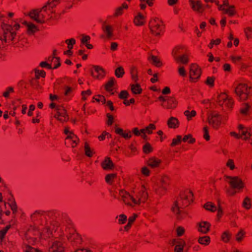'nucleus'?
I'll list each match as a JSON object with an SVG mask.
<instances>
[{
	"label": "nucleus",
	"instance_id": "de8ad7c7",
	"mask_svg": "<svg viewBox=\"0 0 252 252\" xmlns=\"http://www.w3.org/2000/svg\"><path fill=\"white\" fill-rule=\"evenodd\" d=\"M243 206L247 209H249L251 208V199L249 197H246L244 199Z\"/></svg>",
	"mask_w": 252,
	"mask_h": 252
},
{
	"label": "nucleus",
	"instance_id": "c9c22d12",
	"mask_svg": "<svg viewBox=\"0 0 252 252\" xmlns=\"http://www.w3.org/2000/svg\"><path fill=\"white\" fill-rule=\"evenodd\" d=\"M117 177V173H112L106 175L105 177V181L110 185H112L114 182V180Z\"/></svg>",
	"mask_w": 252,
	"mask_h": 252
},
{
	"label": "nucleus",
	"instance_id": "4d7b16f0",
	"mask_svg": "<svg viewBox=\"0 0 252 252\" xmlns=\"http://www.w3.org/2000/svg\"><path fill=\"white\" fill-rule=\"evenodd\" d=\"M156 128V126L153 124H150L147 126L145 127L146 132L151 134L153 133L152 130L155 129Z\"/></svg>",
	"mask_w": 252,
	"mask_h": 252
},
{
	"label": "nucleus",
	"instance_id": "052dcab7",
	"mask_svg": "<svg viewBox=\"0 0 252 252\" xmlns=\"http://www.w3.org/2000/svg\"><path fill=\"white\" fill-rule=\"evenodd\" d=\"M203 130L204 132L203 137L206 141H209L210 140V136L209 135V131L208 128L207 126H205L203 128Z\"/></svg>",
	"mask_w": 252,
	"mask_h": 252
},
{
	"label": "nucleus",
	"instance_id": "0e129e2a",
	"mask_svg": "<svg viewBox=\"0 0 252 252\" xmlns=\"http://www.w3.org/2000/svg\"><path fill=\"white\" fill-rule=\"evenodd\" d=\"M92 94V91L91 90L88 89L87 91H82L81 92V95L82 96V99L84 101L86 100L87 99V97H86L85 95H90Z\"/></svg>",
	"mask_w": 252,
	"mask_h": 252
},
{
	"label": "nucleus",
	"instance_id": "dca6fc26",
	"mask_svg": "<svg viewBox=\"0 0 252 252\" xmlns=\"http://www.w3.org/2000/svg\"><path fill=\"white\" fill-rule=\"evenodd\" d=\"M93 67L94 68L95 71V72H93V71H91V75L93 77L96 78H98L99 75H100L102 77L104 75L105 71L103 68L97 65H94Z\"/></svg>",
	"mask_w": 252,
	"mask_h": 252
},
{
	"label": "nucleus",
	"instance_id": "a878e982",
	"mask_svg": "<svg viewBox=\"0 0 252 252\" xmlns=\"http://www.w3.org/2000/svg\"><path fill=\"white\" fill-rule=\"evenodd\" d=\"M227 98V95L225 93H221L217 97V102L219 105L222 106Z\"/></svg>",
	"mask_w": 252,
	"mask_h": 252
},
{
	"label": "nucleus",
	"instance_id": "ddd939ff",
	"mask_svg": "<svg viewBox=\"0 0 252 252\" xmlns=\"http://www.w3.org/2000/svg\"><path fill=\"white\" fill-rule=\"evenodd\" d=\"M101 165L104 170L113 169L115 165L109 157H106L104 160L101 162Z\"/></svg>",
	"mask_w": 252,
	"mask_h": 252
},
{
	"label": "nucleus",
	"instance_id": "423d86ee",
	"mask_svg": "<svg viewBox=\"0 0 252 252\" xmlns=\"http://www.w3.org/2000/svg\"><path fill=\"white\" fill-rule=\"evenodd\" d=\"M1 26L3 30V39L5 42H6L7 39L12 41L15 38L16 32H12L13 30L12 26L5 24H3Z\"/></svg>",
	"mask_w": 252,
	"mask_h": 252
},
{
	"label": "nucleus",
	"instance_id": "39448f33",
	"mask_svg": "<svg viewBox=\"0 0 252 252\" xmlns=\"http://www.w3.org/2000/svg\"><path fill=\"white\" fill-rule=\"evenodd\" d=\"M158 22L162 23L161 21H159L158 19H154L151 20L149 23V26L152 33L156 36L160 35L163 26Z\"/></svg>",
	"mask_w": 252,
	"mask_h": 252
},
{
	"label": "nucleus",
	"instance_id": "7ed1b4c3",
	"mask_svg": "<svg viewBox=\"0 0 252 252\" xmlns=\"http://www.w3.org/2000/svg\"><path fill=\"white\" fill-rule=\"evenodd\" d=\"M224 177L230 180L228 183L232 189L241 190L244 188L245 183L239 176L225 175Z\"/></svg>",
	"mask_w": 252,
	"mask_h": 252
},
{
	"label": "nucleus",
	"instance_id": "aec40b11",
	"mask_svg": "<svg viewBox=\"0 0 252 252\" xmlns=\"http://www.w3.org/2000/svg\"><path fill=\"white\" fill-rule=\"evenodd\" d=\"M148 61H152V64L158 67H160L162 65V63L160 59L156 56L151 55L148 58Z\"/></svg>",
	"mask_w": 252,
	"mask_h": 252
},
{
	"label": "nucleus",
	"instance_id": "f257e3e1",
	"mask_svg": "<svg viewBox=\"0 0 252 252\" xmlns=\"http://www.w3.org/2000/svg\"><path fill=\"white\" fill-rule=\"evenodd\" d=\"M252 88L249 87L246 84H239L235 89V93L240 100L245 101L250 97L252 93Z\"/></svg>",
	"mask_w": 252,
	"mask_h": 252
},
{
	"label": "nucleus",
	"instance_id": "6e6d98bb",
	"mask_svg": "<svg viewBox=\"0 0 252 252\" xmlns=\"http://www.w3.org/2000/svg\"><path fill=\"white\" fill-rule=\"evenodd\" d=\"M65 43L67 44L68 49L71 50L73 48V45L75 44V40L74 38L66 39Z\"/></svg>",
	"mask_w": 252,
	"mask_h": 252
},
{
	"label": "nucleus",
	"instance_id": "bb28decb",
	"mask_svg": "<svg viewBox=\"0 0 252 252\" xmlns=\"http://www.w3.org/2000/svg\"><path fill=\"white\" fill-rule=\"evenodd\" d=\"M242 106L243 107L240 110V113L244 116L248 115L251 106L248 103H244L242 104Z\"/></svg>",
	"mask_w": 252,
	"mask_h": 252
},
{
	"label": "nucleus",
	"instance_id": "6ab92c4d",
	"mask_svg": "<svg viewBox=\"0 0 252 252\" xmlns=\"http://www.w3.org/2000/svg\"><path fill=\"white\" fill-rule=\"evenodd\" d=\"M167 125L169 128H176L179 126V122L176 117H171L167 121Z\"/></svg>",
	"mask_w": 252,
	"mask_h": 252
},
{
	"label": "nucleus",
	"instance_id": "5701e85b",
	"mask_svg": "<svg viewBox=\"0 0 252 252\" xmlns=\"http://www.w3.org/2000/svg\"><path fill=\"white\" fill-rule=\"evenodd\" d=\"M175 60L177 63H181L184 64H187L189 62L188 55L184 54L181 56L175 57Z\"/></svg>",
	"mask_w": 252,
	"mask_h": 252
},
{
	"label": "nucleus",
	"instance_id": "7c9ffc66",
	"mask_svg": "<svg viewBox=\"0 0 252 252\" xmlns=\"http://www.w3.org/2000/svg\"><path fill=\"white\" fill-rule=\"evenodd\" d=\"M131 90L133 94H140L142 93V89L139 84L131 85Z\"/></svg>",
	"mask_w": 252,
	"mask_h": 252
},
{
	"label": "nucleus",
	"instance_id": "774afa93",
	"mask_svg": "<svg viewBox=\"0 0 252 252\" xmlns=\"http://www.w3.org/2000/svg\"><path fill=\"white\" fill-rule=\"evenodd\" d=\"M245 33L248 39L252 36V28L248 27L245 29Z\"/></svg>",
	"mask_w": 252,
	"mask_h": 252
},
{
	"label": "nucleus",
	"instance_id": "603ef678",
	"mask_svg": "<svg viewBox=\"0 0 252 252\" xmlns=\"http://www.w3.org/2000/svg\"><path fill=\"white\" fill-rule=\"evenodd\" d=\"M240 135H242V137L243 136H244L243 139L245 140L249 139L252 135L251 132L248 131L247 128L242 130V133Z\"/></svg>",
	"mask_w": 252,
	"mask_h": 252
},
{
	"label": "nucleus",
	"instance_id": "c03bdc74",
	"mask_svg": "<svg viewBox=\"0 0 252 252\" xmlns=\"http://www.w3.org/2000/svg\"><path fill=\"white\" fill-rule=\"evenodd\" d=\"M115 75L118 78L122 77L124 74H125V71L123 67L122 66H119L117 68L115 71Z\"/></svg>",
	"mask_w": 252,
	"mask_h": 252
},
{
	"label": "nucleus",
	"instance_id": "338daca9",
	"mask_svg": "<svg viewBox=\"0 0 252 252\" xmlns=\"http://www.w3.org/2000/svg\"><path fill=\"white\" fill-rule=\"evenodd\" d=\"M226 166L230 168L231 170H234L235 168V166L233 159H229L226 164Z\"/></svg>",
	"mask_w": 252,
	"mask_h": 252
},
{
	"label": "nucleus",
	"instance_id": "680f3d73",
	"mask_svg": "<svg viewBox=\"0 0 252 252\" xmlns=\"http://www.w3.org/2000/svg\"><path fill=\"white\" fill-rule=\"evenodd\" d=\"M244 235V231L242 229L240 230L236 235V240L241 242L243 240Z\"/></svg>",
	"mask_w": 252,
	"mask_h": 252
},
{
	"label": "nucleus",
	"instance_id": "c85d7f7f",
	"mask_svg": "<svg viewBox=\"0 0 252 252\" xmlns=\"http://www.w3.org/2000/svg\"><path fill=\"white\" fill-rule=\"evenodd\" d=\"M148 196V193L146 191L142 190L139 192L137 197L139 199L140 203H144L147 200Z\"/></svg>",
	"mask_w": 252,
	"mask_h": 252
},
{
	"label": "nucleus",
	"instance_id": "3c124183",
	"mask_svg": "<svg viewBox=\"0 0 252 252\" xmlns=\"http://www.w3.org/2000/svg\"><path fill=\"white\" fill-rule=\"evenodd\" d=\"M221 42V39L220 38H217L215 40L212 39L210 43L208 45V47L210 49H212L214 45H218Z\"/></svg>",
	"mask_w": 252,
	"mask_h": 252
},
{
	"label": "nucleus",
	"instance_id": "473e14b6",
	"mask_svg": "<svg viewBox=\"0 0 252 252\" xmlns=\"http://www.w3.org/2000/svg\"><path fill=\"white\" fill-rule=\"evenodd\" d=\"M115 79L113 77L110 79L105 85V89L107 92H111L113 90L112 88L114 85Z\"/></svg>",
	"mask_w": 252,
	"mask_h": 252
},
{
	"label": "nucleus",
	"instance_id": "9b49d317",
	"mask_svg": "<svg viewBox=\"0 0 252 252\" xmlns=\"http://www.w3.org/2000/svg\"><path fill=\"white\" fill-rule=\"evenodd\" d=\"M161 162V159L155 157H153L148 159L147 161V164L152 168H155L158 167Z\"/></svg>",
	"mask_w": 252,
	"mask_h": 252
},
{
	"label": "nucleus",
	"instance_id": "412c9836",
	"mask_svg": "<svg viewBox=\"0 0 252 252\" xmlns=\"http://www.w3.org/2000/svg\"><path fill=\"white\" fill-rule=\"evenodd\" d=\"M54 252H64L63 244L60 241H55L52 245Z\"/></svg>",
	"mask_w": 252,
	"mask_h": 252
},
{
	"label": "nucleus",
	"instance_id": "49530a36",
	"mask_svg": "<svg viewBox=\"0 0 252 252\" xmlns=\"http://www.w3.org/2000/svg\"><path fill=\"white\" fill-rule=\"evenodd\" d=\"M215 80V77L214 76L207 77L206 81H205V83L206 85L209 86L210 88H212L214 86Z\"/></svg>",
	"mask_w": 252,
	"mask_h": 252
},
{
	"label": "nucleus",
	"instance_id": "f704fd0d",
	"mask_svg": "<svg viewBox=\"0 0 252 252\" xmlns=\"http://www.w3.org/2000/svg\"><path fill=\"white\" fill-rule=\"evenodd\" d=\"M128 8V5L126 3L124 2L122 4V5L118 8H117L116 10V12L114 14L115 16H119L121 15L123 13V9H127Z\"/></svg>",
	"mask_w": 252,
	"mask_h": 252
},
{
	"label": "nucleus",
	"instance_id": "1a4fd4ad",
	"mask_svg": "<svg viewBox=\"0 0 252 252\" xmlns=\"http://www.w3.org/2000/svg\"><path fill=\"white\" fill-rule=\"evenodd\" d=\"M41 10L33 9L30 12L29 16L38 23L43 24L45 23L44 18H40Z\"/></svg>",
	"mask_w": 252,
	"mask_h": 252
},
{
	"label": "nucleus",
	"instance_id": "9d476101",
	"mask_svg": "<svg viewBox=\"0 0 252 252\" xmlns=\"http://www.w3.org/2000/svg\"><path fill=\"white\" fill-rule=\"evenodd\" d=\"M189 2L193 11L200 13H203L204 11V7L200 0H189Z\"/></svg>",
	"mask_w": 252,
	"mask_h": 252
},
{
	"label": "nucleus",
	"instance_id": "4468645a",
	"mask_svg": "<svg viewBox=\"0 0 252 252\" xmlns=\"http://www.w3.org/2000/svg\"><path fill=\"white\" fill-rule=\"evenodd\" d=\"M193 194L191 190L182 191L180 194L181 199L189 201V203L193 201Z\"/></svg>",
	"mask_w": 252,
	"mask_h": 252
},
{
	"label": "nucleus",
	"instance_id": "e433bc0d",
	"mask_svg": "<svg viewBox=\"0 0 252 252\" xmlns=\"http://www.w3.org/2000/svg\"><path fill=\"white\" fill-rule=\"evenodd\" d=\"M130 74L132 79L134 80L135 82H137L138 80V70L136 67L134 66L131 67Z\"/></svg>",
	"mask_w": 252,
	"mask_h": 252
},
{
	"label": "nucleus",
	"instance_id": "0eeeda50",
	"mask_svg": "<svg viewBox=\"0 0 252 252\" xmlns=\"http://www.w3.org/2000/svg\"><path fill=\"white\" fill-rule=\"evenodd\" d=\"M207 120L208 123L216 129H218L221 123V118L218 113L210 114L208 117Z\"/></svg>",
	"mask_w": 252,
	"mask_h": 252
},
{
	"label": "nucleus",
	"instance_id": "a211bd4d",
	"mask_svg": "<svg viewBox=\"0 0 252 252\" xmlns=\"http://www.w3.org/2000/svg\"><path fill=\"white\" fill-rule=\"evenodd\" d=\"M160 182V189L163 190L164 192H165L167 189V188L170 184V179L167 176L164 175L161 177Z\"/></svg>",
	"mask_w": 252,
	"mask_h": 252
},
{
	"label": "nucleus",
	"instance_id": "09e8293b",
	"mask_svg": "<svg viewBox=\"0 0 252 252\" xmlns=\"http://www.w3.org/2000/svg\"><path fill=\"white\" fill-rule=\"evenodd\" d=\"M182 136L181 135H177L176 138H174L172 140V142L171 143V147H174L176 145H179L181 143Z\"/></svg>",
	"mask_w": 252,
	"mask_h": 252
},
{
	"label": "nucleus",
	"instance_id": "37998d69",
	"mask_svg": "<svg viewBox=\"0 0 252 252\" xmlns=\"http://www.w3.org/2000/svg\"><path fill=\"white\" fill-rule=\"evenodd\" d=\"M77 140V137L75 135L72 131L69 132V134L65 138V144H69L71 140Z\"/></svg>",
	"mask_w": 252,
	"mask_h": 252
},
{
	"label": "nucleus",
	"instance_id": "c756f323",
	"mask_svg": "<svg viewBox=\"0 0 252 252\" xmlns=\"http://www.w3.org/2000/svg\"><path fill=\"white\" fill-rule=\"evenodd\" d=\"M224 14H227L230 17L235 15L237 14L235 6L234 5L229 6L228 8L225 9Z\"/></svg>",
	"mask_w": 252,
	"mask_h": 252
},
{
	"label": "nucleus",
	"instance_id": "e2e57ef3",
	"mask_svg": "<svg viewBox=\"0 0 252 252\" xmlns=\"http://www.w3.org/2000/svg\"><path fill=\"white\" fill-rule=\"evenodd\" d=\"M106 116L108 118V121H107V124L108 126H111L114 123V117L110 113H107Z\"/></svg>",
	"mask_w": 252,
	"mask_h": 252
},
{
	"label": "nucleus",
	"instance_id": "f03ea898",
	"mask_svg": "<svg viewBox=\"0 0 252 252\" xmlns=\"http://www.w3.org/2000/svg\"><path fill=\"white\" fill-rule=\"evenodd\" d=\"M41 236V233L38 228L34 226H31L25 233V237L29 243L33 244L38 236Z\"/></svg>",
	"mask_w": 252,
	"mask_h": 252
},
{
	"label": "nucleus",
	"instance_id": "72a5a7b5",
	"mask_svg": "<svg viewBox=\"0 0 252 252\" xmlns=\"http://www.w3.org/2000/svg\"><path fill=\"white\" fill-rule=\"evenodd\" d=\"M198 242L205 246L208 245L210 243V238L208 236L200 237L198 238Z\"/></svg>",
	"mask_w": 252,
	"mask_h": 252
},
{
	"label": "nucleus",
	"instance_id": "b1692460",
	"mask_svg": "<svg viewBox=\"0 0 252 252\" xmlns=\"http://www.w3.org/2000/svg\"><path fill=\"white\" fill-rule=\"evenodd\" d=\"M102 30L103 32L106 34L108 38H111L112 37V36H113V30L111 26H103Z\"/></svg>",
	"mask_w": 252,
	"mask_h": 252
},
{
	"label": "nucleus",
	"instance_id": "79ce46f5",
	"mask_svg": "<svg viewBox=\"0 0 252 252\" xmlns=\"http://www.w3.org/2000/svg\"><path fill=\"white\" fill-rule=\"evenodd\" d=\"M10 227L11 225L9 224L0 230V240L1 241H2L4 238L6 233Z\"/></svg>",
	"mask_w": 252,
	"mask_h": 252
},
{
	"label": "nucleus",
	"instance_id": "bf43d9fd",
	"mask_svg": "<svg viewBox=\"0 0 252 252\" xmlns=\"http://www.w3.org/2000/svg\"><path fill=\"white\" fill-rule=\"evenodd\" d=\"M129 95L127 91H122L119 94V97L122 99H126Z\"/></svg>",
	"mask_w": 252,
	"mask_h": 252
},
{
	"label": "nucleus",
	"instance_id": "f8f14e48",
	"mask_svg": "<svg viewBox=\"0 0 252 252\" xmlns=\"http://www.w3.org/2000/svg\"><path fill=\"white\" fill-rule=\"evenodd\" d=\"M178 101L176 98L171 96L167 98V105L162 103L161 105L166 109H173L176 107Z\"/></svg>",
	"mask_w": 252,
	"mask_h": 252
},
{
	"label": "nucleus",
	"instance_id": "864d4df0",
	"mask_svg": "<svg viewBox=\"0 0 252 252\" xmlns=\"http://www.w3.org/2000/svg\"><path fill=\"white\" fill-rule=\"evenodd\" d=\"M223 215V210L222 207L220 205V200L218 199V213L217 217L220 219V218L222 217Z\"/></svg>",
	"mask_w": 252,
	"mask_h": 252
},
{
	"label": "nucleus",
	"instance_id": "8fccbe9b",
	"mask_svg": "<svg viewBox=\"0 0 252 252\" xmlns=\"http://www.w3.org/2000/svg\"><path fill=\"white\" fill-rule=\"evenodd\" d=\"M189 139V144H193L195 142V138L192 137V135L191 134L185 135L183 138V141L185 142Z\"/></svg>",
	"mask_w": 252,
	"mask_h": 252
},
{
	"label": "nucleus",
	"instance_id": "2eb2a0df",
	"mask_svg": "<svg viewBox=\"0 0 252 252\" xmlns=\"http://www.w3.org/2000/svg\"><path fill=\"white\" fill-rule=\"evenodd\" d=\"M184 203L181 198H180L174 203L173 206L172 207V211L179 215L181 213L180 208H183Z\"/></svg>",
	"mask_w": 252,
	"mask_h": 252
},
{
	"label": "nucleus",
	"instance_id": "4c0bfd02",
	"mask_svg": "<svg viewBox=\"0 0 252 252\" xmlns=\"http://www.w3.org/2000/svg\"><path fill=\"white\" fill-rule=\"evenodd\" d=\"M35 77L37 79H39L40 77L45 78L46 75V72L44 70H39L38 69H34Z\"/></svg>",
	"mask_w": 252,
	"mask_h": 252
},
{
	"label": "nucleus",
	"instance_id": "6e6552de",
	"mask_svg": "<svg viewBox=\"0 0 252 252\" xmlns=\"http://www.w3.org/2000/svg\"><path fill=\"white\" fill-rule=\"evenodd\" d=\"M56 110L57 113L55 116V117L57 118L59 121L64 122H67L68 120L69 117L67 114L66 110L63 106H58L56 107Z\"/></svg>",
	"mask_w": 252,
	"mask_h": 252
},
{
	"label": "nucleus",
	"instance_id": "2f4dec72",
	"mask_svg": "<svg viewBox=\"0 0 252 252\" xmlns=\"http://www.w3.org/2000/svg\"><path fill=\"white\" fill-rule=\"evenodd\" d=\"M204 208L211 212H214L217 210L216 206L211 202H207L204 204L203 206Z\"/></svg>",
	"mask_w": 252,
	"mask_h": 252
},
{
	"label": "nucleus",
	"instance_id": "393cba45",
	"mask_svg": "<svg viewBox=\"0 0 252 252\" xmlns=\"http://www.w3.org/2000/svg\"><path fill=\"white\" fill-rule=\"evenodd\" d=\"M10 194L12 197V199H9L8 201L10 202L8 203L9 206L10 207L11 209L12 210L13 213L15 214L17 211V206L16 203V202L13 198V196L11 192H10Z\"/></svg>",
	"mask_w": 252,
	"mask_h": 252
},
{
	"label": "nucleus",
	"instance_id": "69168bd1",
	"mask_svg": "<svg viewBox=\"0 0 252 252\" xmlns=\"http://www.w3.org/2000/svg\"><path fill=\"white\" fill-rule=\"evenodd\" d=\"M119 223L121 224H124L126 222L127 220V217L124 214H121L119 216Z\"/></svg>",
	"mask_w": 252,
	"mask_h": 252
},
{
	"label": "nucleus",
	"instance_id": "a19ab883",
	"mask_svg": "<svg viewBox=\"0 0 252 252\" xmlns=\"http://www.w3.org/2000/svg\"><path fill=\"white\" fill-rule=\"evenodd\" d=\"M143 152L144 154H148L151 153L153 149L150 144L148 142H147L143 146Z\"/></svg>",
	"mask_w": 252,
	"mask_h": 252
},
{
	"label": "nucleus",
	"instance_id": "a18cd8bd",
	"mask_svg": "<svg viewBox=\"0 0 252 252\" xmlns=\"http://www.w3.org/2000/svg\"><path fill=\"white\" fill-rule=\"evenodd\" d=\"M37 27L36 26L32 23H30V24L28 25L27 32L29 34L33 33L37 31Z\"/></svg>",
	"mask_w": 252,
	"mask_h": 252
},
{
	"label": "nucleus",
	"instance_id": "4be33fe9",
	"mask_svg": "<svg viewBox=\"0 0 252 252\" xmlns=\"http://www.w3.org/2000/svg\"><path fill=\"white\" fill-rule=\"evenodd\" d=\"M133 22L135 25L140 26L144 24V17L141 13H139L138 15L135 17Z\"/></svg>",
	"mask_w": 252,
	"mask_h": 252
},
{
	"label": "nucleus",
	"instance_id": "cd10ccee",
	"mask_svg": "<svg viewBox=\"0 0 252 252\" xmlns=\"http://www.w3.org/2000/svg\"><path fill=\"white\" fill-rule=\"evenodd\" d=\"M84 151L85 155L89 158L92 157L94 154L95 153L93 152V150H91L89 144L87 142H86L84 144Z\"/></svg>",
	"mask_w": 252,
	"mask_h": 252
},
{
	"label": "nucleus",
	"instance_id": "ea45409f",
	"mask_svg": "<svg viewBox=\"0 0 252 252\" xmlns=\"http://www.w3.org/2000/svg\"><path fill=\"white\" fill-rule=\"evenodd\" d=\"M38 79L35 78H32L30 80V85L34 88L36 89H39L41 88V86L39 85V82L38 81Z\"/></svg>",
	"mask_w": 252,
	"mask_h": 252
},
{
	"label": "nucleus",
	"instance_id": "13d9d810",
	"mask_svg": "<svg viewBox=\"0 0 252 252\" xmlns=\"http://www.w3.org/2000/svg\"><path fill=\"white\" fill-rule=\"evenodd\" d=\"M183 49H184L183 47H182L178 46V47H175L172 52V54H173L174 57L175 58V57H178L177 55L181 53H182L181 51L183 50Z\"/></svg>",
	"mask_w": 252,
	"mask_h": 252
},
{
	"label": "nucleus",
	"instance_id": "58836bf2",
	"mask_svg": "<svg viewBox=\"0 0 252 252\" xmlns=\"http://www.w3.org/2000/svg\"><path fill=\"white\" fill-rule=\"evenodd\" d=\"M231 235L228 231L223 232L221 236V240L224 243H228L230 239Z\"/></svg>",
	"mask_w": 252,
	"mask_h": 252
},
{
	"label": "nucleus",
	"instance_id": "20e7f679",
	"mask_svg": "<svg viewBox=\"0 0 252 252\" xmlns=\"http://www.w3.org/2000/svg\"><path fill=\"white\" fill-rule=\"evenodd\" d=\"M201 74V69L196 63H192L190 66L189 79L190 81L196 82L200 78Z\"/></svg>",
	"mask_w": 252,
	"mask_h": 252
},
{
	"label": "nucleus",
	"instance_id": "5fc2aeb1",
	"mask_svg": "<svg viewBox=\"0 0 252 252\" xmlns=\"http://www.w3.org/2000/svg\"><path fill=\"white\" fill-rule=\"evenodd\" d=\"M185 245V242L183 241V244H180L177 245L175 247L174 252H183L184 247Z\"/></svg>",
	"mask_w": 252,
	"mask_h": 252
},
{
	"label": "nucleus",
	"instance_id": "f3484780",
	"mask_svg": "<svg viewBox=\"0 0 252 252\" xmlns=\"http://www.w3.org/2000/svg\"><path fill=\"white\" fill-rule=\"evenodd\" d=\"M198 231L204 234H206L209 230L211 224L207 221H202L199 223Z\"/></svg>",
	"mask_w": 252,
	"mask_h": 252
}]
</instances>
